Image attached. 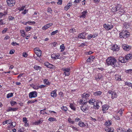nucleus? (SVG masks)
<instances>
[{
	"label": "nucleus",
	"mask_w": 132,
	"mask_h": 132,
	"mask_svg": "<svg viewBox=\"0 0 132 132\" xmlns=\"http://www.w3.org/2000/svg\"><path fill=\"white\" fill-rule=\"evenodd\" d=\"M13 96V93H9L7 95L6 97L7 98L12 97Z\"/></svg>",
	"instance_id": "nucleus-42"
},
{
	"label": "nucleus",
	"mask_w": 132,
	"mask_h": 132,
	"mask_svg": "<svg viewBox=\"0 0 132 132\" xmlns=\"http://www.w3.org/2000/svg\"><path fill=\"white\" fill-rule=\"evenodd\" d=\"M111 123L109 121H106L105 123V125L106 126H109L111 125Z\"/></svg>",
	"instance_id": "nucleus-33"
},
{
	"label": "nucleus",
	"mask_w": 132,
	"mask_h": 132,
	"mask_svg": "<svg viewBox=\"0 0 132 132\" xmlns=\"http://www.w3.org/2000/svg\"><path fill=\"white\" fill-rule=\"evenodd\" d=\"M37 93L36 91H33L30 92L29 94V97L30 98H35L37 96Z\"/></svg>",
	"instance_id": "nucleus-7"
},
{
	"label": "nucleus",
	"mask_w": 132,
	"mask_h": 132,
	"mask_svg": "<svg viewBox=\"0 0 132 132\" xmlns=\"http://www.w3.org/2000/svg\"><path fill=\"white\" fill-rule=\"evenodd\" d=\"M23 121L25 123H27L28 120H27V118L26 117H24L23 118Z\"/></svg>",
	"instance_id": "nucleus-48"
},
{
	"label": "nucleus",
	"mask_w": 132,
	"mask_h": 132,
	"mask_svg": "<svg viewBox=\"0 0 132 132\" xmlns=\"http://www.w3.org/2000/svg\"><path fill=\"white\" fill-rule=\"evenodd\" d=\"M58 32V30H56L54 31H53L52 32L51 35H54L55 34H56Z\"/></svg>",
	"instance_id": "nucleus-46"
},
{
	"label": "nucleus",
	"mask_w": 132,
	"mask_h": 132,
	"mask_svg": "<svg viewBox=\"0 0 132 132\" xmlns=\"http://www.w3.org/2000/svg\"><path fill=\"white\" fill-rule=\"evenodd\" d=\"M81 120L79 118H77L75 119V121L76 122H78V121H80Z\"/></svg>",
	"instance_id": "nucleus-62"
},
{
	"label": "nucleus",
	"mask_w": 132,
	"mask_h": 132,
	"mask_svg": "<svg viewBox=\"0 0 132 132\" xmlns=\"http://www.w3.org/2000/svg\"><path fill=\"white\" fill-rule=\"evenodd\" d=\"M61 108L63 111H66L68 110L67 108L64 106H63L61 107Z\"/></svg>",
	"instance_id": "nucleus-45"
},
{
	"label": "nucleus",
	"mask_w": 132,
	"mask_h": 132,
	"mask_svg": "<svg viewBox=\"0 0 132 132\" xmlns=\"http://www.w3.org/2000/svg\"><path fill=\"white\" fill-rule=\"evenodd\" d=\"M105 131L106 132H113L114 129L113 128H109L106 127L105 128Z\"/></svg>",
	"instance_id": "nucleus-19"
},
{
	"label": "nucleus",
	"mask_w": 132,
	"mask_h": 132,
	"mask_svg": "<svg viewBox=\"0 0 132 132\" xmlns=\"http://www.w3.org/2000/svg\"><path fill=\"white\" fill-rule=\"evenodd\" d=\"M16 125V123L15 122H12L11 124V125L12 126V128H14Z\"/></svg>",
	"instance_id": "nucleus-54"
},
{
	"label": "nucleus",
	"mask_w": 132,
	"mask_h": 132,
	"mask_svg": "<svg viewBox=\"0 0 132 132\" xmlns=\"http://www.w3.org/2000/svg\"><path fill=\"white\" fill-rule=\"evenodd\" d=\"M48 68L53 69H55L56 68V67L55 66L50 63L49 64Z\"/></svg>",
	"instance_id": "nucleus-34"
},
{
	"label": "nucleus",
	"mask_w": 132,
	"mask_h": 132,
	"mask_svg": "<svg viewBox=\"0 0 132 132\" xmlns=\"http://www.w3.org/2000/svg\"><path fill=\"white\" fill-rule=\"evenodd\" d=\"M108 93L110 94L111 95V98L112 99H114L117 97V95L116 93L114 91H112V90H110L108 91Z\"/></svg>",
	"instance_id": "nucleus-6"
},
{
	"label": "nucleus",
	"mask_w": 132,
	"mask_h": 132,
	"mask_svg": "<svg viewBox=\"0 0 132 132\" xmlns=\"http://www.w3.org/2000/svg\"><path fill=\"white\" fill-rule=\"evenodd\" d=\"M45 86H46L44 85H40L39 86H38L39 89V88H44Z\"/></svg>",
	"instance_id": "nucleus-64"
},
{
	"label": "nucleus",
	"mask_w": 132,
	"mask_h": 132,
	"mask_svg": "<svg viewBox=\"0 0 132 132\" xmlns=\"http://www.w3.org/2000/svg\"><path fill=\"white\" fill-rule=\"evenodd\" d=\"M102 94V92L100 91H97L94 93V96H100Z\"/></svg>",
	"instance_id": "nucleus-31"
},
{
	"label": "nucleus",
	"mask_w": 132,
	"mask_h": 132,
	"mask_svg": "<svg viewBox=\"0 0 132 132\" xmlns=\"http://www.w3.org/2000/svg\"><path fill=\"white\" fill-rule=\"evenodd\" d=\"M72 128L74 130L76 131L78 130V129L76 127H75L74 126H72Z\"/></svg>",
	"instance_id": "nucleus-63"
},
{
	"label": "nucleus",
	"mask_w": 132,
	"mask_h": 132,
	"mask_svg": "<svg viewBox=\"0 0 132 132\" xmlns=\"http://www.w3.org/2000/svg\"><path fill=\"white\" fill-rule=\"evenodd\" d=\"M50 63H49L48 62H46L44 63V65L45 66H46L48 68V65H49Z\"/></svg>",
	"instance_id": "nucleus-56"
},
{
	"label": "nucleus",
	"mask_w": 132,
	"mask_h": 132,
	"mask_svg": "<svg viewBox=\"0 0 132 132\" xmlns=\"http://www.w3.org/2000/svg\"><path fill=\"white\" fill-rule=\"evenodd\" d=\"M111 49L113 51H117L119 50V47L117 45L115 44L112 45V46L111 47Z\"/></svg>",
	"instance_id": "nucleus-13"
},
{
	"label": "nucleus",
	"mask_w": 132,
	"mask_h": 132,
	"mask_svg": "<svg viewBox=\"0 0 132 132\" xmlns=\"http://www.w3.org/2000/svg\"><path fill=\"white\" fill-rule=\"evenodd\" d=\"M34 51L37 56L39 57L38 58H39L41 56L42 52L39 48H34Z\"/></svg>",
	"instance_id": "nucleus-5"
},
{
	"label": "nucleus",
	"mask_w": 132,
	"mask_h": 132,
	"mask_svg": "<svg viewBox=\"0 0 132 132\" xmlns=\"http://www.w3.org/2000/svg\"><path fill=\"white\" fill-rule=\"evenodd\" d=\"M106 62L107 65H111L114 68L117 67L118 62L117 60L114 57H110L106 60Z\"/></svg>",
	"instance_id": "nucleus-1"
},
{
	"label": "nucleus",
	"mask_w": 132,
	"mask_h": 132,
	"mask_svg": "<svg viewBox=\"0 0 132 132\" xmlns=\"http://www.w3.org/2000/svg\"><path fill=\"white\" fill-rule=\"evenodd\" d=\"M57 90L55 89L52 91L51 94V96L53 98H55L56 97L57 94L56 93Z\"/></svg>",
	"instance_id": "nucleus-18"
},
{
	"label": "nucleus",
	"mask_w": 132,
	"mask_h": 132,
	"mask_svg": "<svg viewBox=\"0 0 132 132\" xmlns=\"http://www.w3.org/2000/svg\"><path fill=\"white\" fill-rule=\"evenodd\" d=\"M20 33L21 34V36L23 37H24L25 36V32L23 30H22L20 31Z\"/></svg>",
	"instance_id": "nucleus-44"
},
{
	"label": "nucleus",
	"mask_w": 132,
	"mask_h": 132,
	"mask_svg": "<svg viewBox=\"0 0 132 132\" xmlns=\"http://www.w3.org/2000/svg\"><path fill=\"white\" fill-rule=\"evenodd\" d=\"M70 107L72 110H75L76 108L74 105L72 103H70Z\"/></svg>",
	"instance_id": "nucleus-36"
},
{
	"label": "nucleus",
	"mask_w": 132,
	"mask_h": 132,
	"mask_svg": "<svg viewBox=\"0 0 132 132\" xmlns=\"http://www.w3.org/2000/svg\"><path fill=\"white\" fill-rule=\"evenodd\" d=\"M102 77L103 76L100 73H98L95 76V79L96 81H98L102 79Z\"/></svg>",
	"instance_id": "nucleus-14"
},
{
	"label": "nucleus",
	"mask_w": 132,
	"mask_h": 132,
	"mask_svg": "<svg viewBox=\"0 0 132 132\" xmlns=\"http://www.w3.org/2000/svg\"><path fill=\"white\" fill-rule=\"evenodd\" d=\"M44 82L47 85H49L50 84V82L48 81V79H45L44 80Z\"/></svg>",
	"instance_id": "nucleus-32"
},
{
	"label": "nucleus",
	"mask_w": 132,
	"mask_h": 132,
	"mask_svg": "<svg viewBox=\"0 0 132 132\" xmlns=\"http://www.w3.org/2000/svg\"><path fill=\"white\" fill-rule=\"evenodd\" d=\"M100 102L99 101H97L96 102H95L94 103V109L96 110L98 109H99L100 106L99 105V104H100Z\"/></svg>",
	"instance_id": "nucleus-15"
},
{
	"label": "nucleus",
	"mask_w": 132,
	"mask_h": 132,
	"mask_svg": "<svg viewBox=\"0 0 132 132\" xmlns=\"http://www.w3.org/2000/svg\"><path fill=\"white\" fill-rule=\"evenodd\" d=\"M28 55L27 54L26 52H24L23 53V56L24 57H27Z\"/></svg>",
	"instance_id": "nucleus-60"
},
{
	"label": "nucleus",
	"mask_w": 132,
	"mask_h": 132,
	"mask_svg": "<svg viewBox=\"0 0 132 132\" xmlns=\"http://www.w3.org/2000/svg\"><path fill=\"white\" fill-rule=\"evenodd\" d=\"M48 120L50 121H56V119L55 118L53 117L50 118L48 119Z\"/></svg>",
	"instance_id": "nucleus-38"
},
{
	"label": "nucleus",
	"mask_w": 132,
	"mask_h": 132,
	"mask_svg": "<svg viewBox=\"0 0 132 132\" xmlns=\"http://www.w3.org/2000/svg\"><path fill=\"white\" fill-rule=\"evenodd\" d=\"M86 35L85 33H80L79 34L78 36V37L80 39H84L85 38V36Z\"/></svg>",
	"instance_id": "nucleus-22"
},
{
	"label": "nucleus",
	"mask_w": 132,
	"mask_h": 132,
	"mask_svg": "<svg viewBox=\"0 0 132 132\" xmlns=\"http://www.w3.org/2000/svg\"><path fill=\"white\" fill-rule=\"evenodd\" d=\"M125 84L126 85H127L131 87H132V83L130 82H125Z\"/></svg>",
	"instance_id": "nucleus-37"
},
{
	"label": "nucleus",
	"mask_w": 132,
	"mask_h": 132,
	"mask_svg": "<svg viewBox=\"0 0 132 132\" xmlns=\"http://www.w3.org/2000/svg\"><path fill=\"white\" fill-rule=\"evenodd\" d=\"M7 29L6 28H4L2 31V33L3 34H4L5 33L6 31H7Z\"/></svg>",
	"instance_id": "nucleus-61"
},
{
	"label": "nucleus",
	"mask_w": 132,
	"mask_h": 132,
	"mask_svg": "<svg viewBox=\"0 0 132 132\" xmlns=\"http://www.w3.org/2000/svg\"><path fill=\"white\" fill-rule=\"evenodd\" d=\"M41 68V67L38 66L37 65H35L34 67V69L37 70H39V71H40Z\"/></svg>",
	"instance_id": "nucleus-29"
},
{
	"label": "nucleus",
	"mask_w": 132,
	"mask_h": 132,
	"mask_svg": "<svg viewBox=\"0 0 132 132\" xmlns=\"http://www.w3.org/2000/svg\"><path fill=\"white\" fill-rule=\"evenodd\" d=\"M122 47L124 50L126 51H129L131 48L130 46L126 44L122 45Z\"/></svg>",
	"instance_id": "nucleus-12"
},
{
	"label": "nucleus",
	"mask_w": 132,
	"mask_h": 132,
	"mask_svg": "<svg viewBox=\"0 0 132 132\" xmlns=\"http://www.w3.org/2000/svg\"><path fill=\"white\" fill-rule=\"evenodd\" d=\"M11 44L13 46H16V45H19V44H18L16 42H12L11 43Z\"/></svg>",
	"instance_id": "nucleus-51"
},
{
	"label": "nucleus",
	"mask_w": 132,
	"mask_h": 132,
	"mask_svg": "<svg viewBox=\"0 0 132 132\" xmlns=\"http://www.w3.org/2000/svg\"><path fill=\"white\" fill-rule=\"evenodd\" d=\"M78 125L81 127H83L85 126L84 123L81 121L79 122Z\"/></svg>",
	"instance_id": "nucleus-30"
},
{
	"label": "nucleus",
	"mask_w": 132,
	"mask_h": 132,
	"mask_svg": "<svg viewBox=\"0 0 132 132\" xmlns=\"http://www.w3.org/2000/svg\"><path fill=\"white\" fill-rule=\"evenodd\" d=\"M65 48L64 44H62L60 46V49H61V51H63L64 50Z\"/></svg>",
	"instance_id": "nucleus-40"
},
{
	"label": "nucleus",
	"mask_w": 132,
	"mask_h": 132,
	"mask_svg": "<svg viewBox=\"0 0 132 132\" xmlns=\"http://www.w3.org/2000/svg\"><path fill=\"white\" fill-rule=\"evenodd\" d=\"M32 87L34 89H39L38 86L34 85L32 86Z\"/></svg>",
	"instance_id": "nucleus-50"
},
{
	"label": "nucleus",
	"mask_w": 132,
	"mask_h": 132,
	"mask_svg": "<svg viewBox=\"0 0 132 132\" xmlns=\"http://www.w3.org/2000/svg\"><path fill=\"white\" fill-rule=\"evenodd\" d=\"M103 27L106 30H109L113 28V26L111 24L105 23L103 25Z\"/></svg>",
	"instance_id": "nucleus-4"
},
{
	"label": "nucleus",
	"mask_w": 132,
	"mask_h": 132,
	"mask_svg": "<svg viewBox=\"0 0 132 132\" xmlns=\"http://www.w3.org/2000/svg\"><path fill=\"white\" fill-rule=\"evenodd\" d=\"M10 103L12 106H13L17 104L16 102L14 101H10Z\"/></svg>",
	"instance_id": "nucleus-43"
},
{
	"label": "nucleus",
	"mask_w": 132,
	"mask_h": 132,
	"mask_svg": "<svg viewBox=\"0 0 132 132\" xmlns=\"http://www.w3.org/2000/svg\"><path fill=\"white\" fill-rule=\"evenodd\" d=\"M96 102L94 98H92L90 100L88 101L89 103L91 105H94V103Z\"/></svg>",
	"instance_id": "nucleus-26"
},
{
	"label": "nucleus",
	"mask_w": 132,
	"mask_h": 132,
	"mask_svg": "<svg viewBox=\"0 0 132 132\" xmlns=\"http://www.w3.org/2000/svg\"><path fill=\"white\" fill-rule=\"evenodd\" d=\"M130 34V32L126 30H122L119 34V37L120 38H126L129 36Z\"/></svg>",
	"instance_id": "nucleus-3"
},
{
	"label": "nucleus",
	"mask_w": 132,
	"mask_h": 132,
	"mask_svg": "<svg viewBox=\"0 0 132 132\" xmlns=\"http://www.w3.org/2000/svg\"><path fill=\"white\" fill-rule=\"evenodd\" d=\"M88 12L86 10L83 11L81 13V14L80 16V18H85L86 17V14Z\"/></svg>",
	"instance_id": "nucleus-17"
},
{
	"label": "nucleus",
	"mask_w": 132,
	"mask_h": 132,
	"mask_svg": "<svg viewBox=\"0 0 132 132\" xmlns=\"http://www.w3.org/2000/svg\"><path fill=\"white\" fill-rule=\"evenodd\" d=\"M86 103L83 104V105H81L80 106L81 110L82 111L85 112V111L89 109V107L88 105H86Z\"/></svg>",
	"instance_id": "nucleus-8"
},
{
	"label": "nucleus",
	"mask_w": 132,
	"mask_h": 132,
	"mask_svg": "<svg viewBox=\"0 0 132 132\" xmlns=\"http://www.w3.org/2000/svg\"><path fill=\"white\" fill-rule=\"evenodd\" d=\"M35 23V22L34 21L31 22V21H28L26 22V23L24 24L25 25H26L27 24H28L29 25H31L32 24H34Z\"/></svg>",
	"instance_id": "nucleus-41"
},
{
	"label": "nucleus",
	"mask_w": 132,
	"mask_h": 132,
	"mask_svg": "<svg viewBox=\"0 0 132 132\" xmlns=\"http://www.w3.org/2000/svg\"><path fill=\"white\" fill-rule=\"evenodd\" d=\"M117 130L118 132H125L126 131L125 129L121 128H117Z\"/></svg>",
	"instance_id": "nucleus-28"
},
{
	"label": "nucleus",
	"mask_w": 132,
	"mask_h": 132,
	"mask_svg": "<svg viewBox=\"0 0 132 132\" xmlns=\"http://www.w3.org/2000/svg\"><path fill=\"white\" fill-rule=\"evenodd\" d=\"M68 121L69 123H71L72 124H73L75 123V121H73L70 118H69L68 119Z\"/></svg>",
	"instance_id": "nucleus-39"
},
{
	"label": "nucleus",
	"mask_w": 132,
	"mask_h": 132,
	"mask_svg": "<svg viewBox=\"0 0 132 132\" xmlns=\"http://www.w3.org/2000/svg\"><path fill=\"white\" fill-rule=\"evenodd\" d=\"M18 109V108H12L11 107H9V109L7 110V112H10L12 111H16Z\"/></svg>",
	"instance_id": "nucleus-25"
},
{
	"label": "nucleus",
	"mask_w": 132,
	"mask_h": 132,
	"mask_svg": "<svg viewBox=\"0 0 132 132\" xmlns=\"http://www.w3.org/2000/svg\"><path fill=\"white\" fill-rule=\"evenodd\" d=\"M6 2L8 5L10 6H14L15 3L14 0H7Z\"/></svg>",
	"instance_id": "nucleus-9"
},
{
	"label": "nucleus",
	"mask_w": 132,
	"mask_h": 132,
	"mask_svg": "<svg viewBox=\"0 0 132 132\" xmlns=\"http://www.w3.org/2000/svg\"><path fill=\"white\" fill-rule=\"evenodd\" d=\"M63 70L64 71V73L65 74V76H68L70 75L69 72L70 70V69L69 68H63Z\"/></svg>",
	"instance_id": "nucleus-11"
},
{
	"label": "nucleus",
	"mask_w": 132,
	"mask_h": 132,
	"mask_svg": "<svg viewBox=\"0 0 132 132\" xmlns=\"http://www.w3.org/2000/svg\"><path fill=\"white\" fill-rule=\"evenodd\" d=\"M51 57L53 59H57L60 58V56L59 55H56L55 54H53L51 55Z\"/></svg>",
	"instance_id": "nucleus-27"
},
{
	"label": "nucleus",
	"mask_w": 132,
	"mask_h": 132,
	"mask_svg": "<svg viewBox=\"0 0 132 132\" xmlns=\"http://www.w3.org/2000/svg\"><path fill=\"white\" fill-rule=\"evenodd\" d=\"M119 61L122 63H125L127 62V61L125 58L122 57H120L119 59Z\"/></svg>",
	"instance_id": "nucleus-20"
},
{
	"label": "nucleus",
	"mask_w": 132,
	"mask_h": 132,
	"mask_svg": "<svg viewBox=\"0 0 132 132\" xmlns=\"http://www.w3.org/2000/svg\"><path fill=\"white\" fill-rule=\"evenodd\" d=\"M43 121V120L42 119H40L37 121L38 124L39 125Z\"/></svg>",
	"instance_id": "nucleus-55"
},
{
	"label": "nucleus",
	"mask_w": 132,
	"mask_h": 132,
	"mask_svg": "<svg viewBox=\"0 0 132 132\" xmlns=\"http://www.w3.org/2000/svg\"><path fill=\"white\" fill-rule=\"evenodd\" d=\"M126 73L131 74L132 73V69H128L126 70L125 71Z\"/></svg>",
	"instance_id": "nucleus-47"
},
{
	"label": "nucleus",
	"mask_w": 132,
	"mask_h": 132,
	"mask_svg": "<svg viewBox=\"0 0 132 132\" xmlns=\"http://www.w3.org/2000/svg\"><path fill=\"white\" fill-rule=\"evenodd\" d=\"M47 11L48 12H49L51 13L52 12V10L51 8L48 7V8Z\"/></svg>",
	"instance_id": "nucleus-57"
},
{
	"label": "nucleus",
	"mask_w": 132,
	"mask_h": 132,
	"mask_svg": "<svg viewBox=\"0 0 132 132\" xmlns=\"http://www.w3.org/2000/svg\"><path fill=\"white\" fill-rule=\"evenodd\" d=\"M62 0H58L57 3L58 4L61 5L62 4Z\"/></svg>",
	"instance_id": "nucleus-59"
},
{
	"label": "nucleus",
	"mask_w": 132,
	"mask_h": 132,
	"mask_svg": "<svg viewBox=\"0 0 132 132\" xmlns=\"http://www.w3.org/2000/svg\"><path fill=\"white\" fill-rule=\"evenodd\" d=\"M46 25H44L42 28V29L43 30H45L46 29H47L48 28Z\"/></svg>",
	"instance_id": "nucleus-53"
},
{
	"label": "nucleus",
	"mask_w": 132,
	"mask_h": 132,
	"mask_svg": "<svg viewBox=\"0 0 132 132\" xmlns=\"http://www.w3.org/2000/svg\"><path fill=\"white\" fill-rule=\"evenodd\" d=\"M115 79L117 81H120L121 80V76L119 75H116V76Z\"/></svg>",
	"instance_id": "nucleus-35"
},
{
	"label": "nucleus",
	"mask_w": 132,
	"mask_h": 132,
	"mask_svg": "<svg viewBox=\"0 0 132 132\" xmlns=\"http://www.w3.org/2000/svg\"><path fill=\"white\" fill-rule=\"evenodd\" d=\"M94 58V56H90L88 58L87 60V61L88 62H90L93 61V60Z\"/></svg>",
	"instance_id": "nucleus-24"
},
{
	"label": "nucleus",
	"mask_w": 132,
	"mask_h": 132,
	"mask_svg": "<svg viewBox=\"0 0 132 132\" xmlns=\"http://www.w3.org/2000/svg\"><path fill=\"white\" fill-rule=\"evenodd\" d=\"M121 7V6L119 5H118L116 6L115 8L114 9H112V11L113 12H116L118 10L120 9Z\"/></svg>",
	"instance_id": "nucleus-23"
},
{
	"label": "nucleus",
	"mask_w": 132,
	"mask_h": 132,
	"mask_svg": "<svg viewBox=\"0 0 132 132\" xmlns=\"http://www.w3.org/2000/svg\"><path fill=\"white\" fill-rule=\"evenodd\" d=\"M52 25L53 23H49L48 24H46V26H47V27H48V28L52 26Z\"/></svg>",
	"instance_id": "nucleus-58"
},
{
	"label": "nucleus",
	"mask_w": 132,
	"mask_h": 132,
	"mask_svg": "<svg viewBox=\"0 0 132 132\" xmlns=\"http://www.w3.org/2000/svg\"><path fill=\"white\" fill-rule=\"evenodd\" d=\"M102 111L103 113H105L109 108V106L107 104H104L102 106Z\"/></svg>",
	"instance_id": "nucleus-10"
},
{
	"label": "nucleus",
	"mask_w": 132,
	"mask_h": 132,
	"mask_svg": "<svg viewBox=\"0 0 132 132\" xmlns=\"http://www.w3.org/2000/svg\"><path fill=\"white\" fill-rule=\"evenodd\" d=\"M72 5L71 2H69L67 5L65 6L64 8V10L66 11H67L70 8V7Z\"/></svg>",
	"instance_id": "nucleus-16"
},
{
	"label": "nucleus",
	"mask_w": 132,
	"mask_h": 132,
	"mask_svg": "<svg viewBox=\"0 0 132 132\" xmlns=\"http://www.w3.org/2000/svg\"><path fill=\"white\" fill-rule=\"evenodd\" d=\"M89 94L88 93H84L81 95L82 99L79 101V103L80 104H83L84 103H87L88 102V97L89 96Z\"/></svg>",
	"instance_id": "nucleus-2"
},
{
	"label": "nucleus",
	"mask_w": 132,
	"mask_h": 132,
	"mask_svg": "<svg viewBox=\"0 0 132 132\" xmlns=\"http://www.w3.org/2000/svg\"><path fill=\"white\" fill-rule=\"evenodd\" d=\"M125 58L127 61L128 60L132 58V54H128L125 56Z\"/></svg>",
	"instance_id": "nucleus-21"
},
{
	"label": "nucleus",
	"mask_w": 132,
	"mask_h": 132,
	"mask_svg": "<svg viewBox=\"0 0 132 132\" xmlns=\"http://www.w3.org/2000/svg\"><path fill=\"white\" fill-rule=\"evenodd\" d=\"M32 28L31 27H28L25 28V30L26 31H28L30 30Z\"/></svg>",
	"instance_id": "nucleus-49"
},
{
	"label": "nucleus",
	"mask_w": 132,
	"mask_h": 132,
	"mask_svg": "<svg viewBox=\"0 0 132 132\" xmlns=\"http://www.w3.org/2000/svg\"><path fill=\"white\" fill-rule=\"evenodd\" d=\"M76 30L74 28H72L69 30V32H76Z\"/></svg>",
	"instance_id": "nucleus-52"
}]
</instances>
